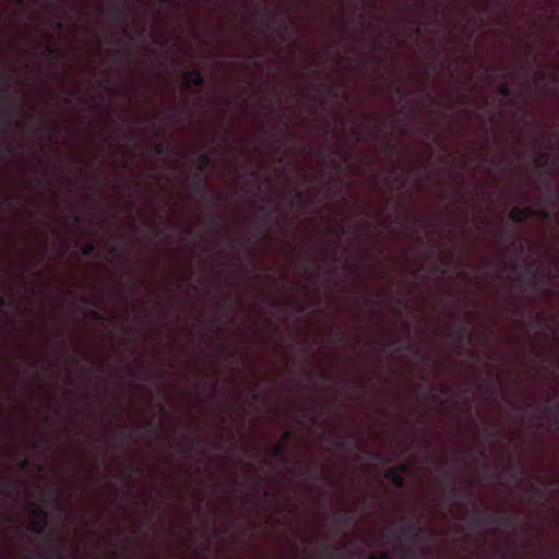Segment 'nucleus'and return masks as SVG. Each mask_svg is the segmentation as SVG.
Listing matches in <instances>:
<instances>
[{"label":"nucleus","instance_id":"nucleus-1","mask_svg":"<svg viewBox=\"0 0 559 559\" xmlns=\"http://www.w3.org/2000/svg\"><path fill=\"white\" fill-rule=\"evenodd\" d=\"M438 471L442 474V492L447 501L455 503L465 493L464 489L460 486L452 484V476L447 472L444 464L438 465Z\"/></svg>","mask_w":559,"mask_h":559},{"label":"nucleus","instance_id":"nucleus-2","mask_svg":"<svg viewBox=\"0 0 559 559\" xmlns=\"http://www.w3.org/2000/svg\"><path fill=\"white\" fill-rule=\"evenodd\" d=\"M474 524L477 526H485L488 524H499L507 527L513 526V519L504 515H487L485 512L477 510L474 518Z\"/></svg>","mask_w":559,"mask_h":559},{"label":"nucleus","instance_id":"nucleus-3","mask_svg":"<svg viewBox=\"0 0 559 559\" xmlns=\"http://www.w3.org/2000/svg\"><path fill=\"white\" fill-rule=\"evenodd\" d=\"M407 471V464H402L397 467H390L385 472V478L392 481L396 487L404 488L406 486V479L404 477V474Z\"/></svg>","mask_w":559,"mask_h":559},{"label":"nucleus","instance_id":"nucleus-4","mask_svg":"<svg viewBox=\"0 0 559 559\" xmlns=\"http://www.w3.org/2000/svg\"><path fill=\"white\" fill-rule=\"evenodd\" d=\"M421 515H418L416 522L403 525L401 527V533L405 537H412L414 540H419L423 537L424 530L420 526Z\"/></svg>","mask_w":559,"mask_h":559},{"label":"nucleus","instance_id":"nucleus-5","mask_svg":"<svg viewBox=\"0 0 559 559\" xmlns=\"http://www.w3.org/2000/svg\"><path fill=\"white\" fill-rule=\"evenodd\" d=\"M186 87L195 86L202 87L205 83V79L199 69L185 71L182 73Z\"/></svg>","mask_w":559,"mask_h":559},{"label":"nucleus","instance_id":"nucleus-6","mask_svg":"<svg viewBox=\"0 0 559 559\" xmlns=\"http://www.w3.org/2000/svg\"><path fill=\"white\" fill-rule=\"evenodd\" d=\"M332 522L338 530L342 526H346V525L353 523L354 515L349 511L334 510L332 512Z\"/></svg>","mask_w":559,"mask_h":559},{"label":"nucleus","instance_id":"nucleus-7","mask_svg":"<svg viewBox=\"0 0 559 559\" xmlns=\"http://www.w3.org/2000/svg\"><path fill=\"white\" fill-rule=\"evenodd\" d=\"M508 216L513 223H523L533 216V210L531 207H513Z\"/></svg>","mask_w":559,"mask_h":559},{"label":"nucleus","instance_id":"nucleus-8","mask_svg":"<svg viewBox=\"0 0 559 559\" xmlns=\"http://www.w3.org/2000/svg\"><path fill=\"white\" fill-rule=\"evenodd\" d=\"M293 432L287 430L282 436V442L276 444L272 450V456L276 460H284V454L286 450V443L292 439Z\"/></svg>","mask_w":559,"mask_h":559},{"label":"nucleus","instance_id":"nucleus-9","mask_svg":"<svg viewBox=\"0 0 559 559\" xmlns=\"http://www.w3.org/2000/svg\"><path fill=\"white\" fill-rule=\"evenodd\" d=\"M451 336L454 338V341L461 345L463 343H467V344H472V337L471 335L468 334V329H467V324H462L461 326H459L457 329H455L452 333H451Z\"/></svg>","mask_w":559,"mask_h":559},{"label":"nucleus","instance_id":"nucleus-10","mask_svg":"<svg viewBox=\"0 0 559 559\" xmlns=\"http://www.w3.org/2000/svg\"><path fill=\"white\" fill-rule=\"evenodd\" d=\"M359 441L354 432H346L341 436L337 445L344 449L359 448Z\"/></svg>","mask_w":559,"mask_h":559},{"label":"nucleus","instance_id":"nucleus-11","mask_svg":"<svg viewBox=\"0 0 559 559\" xmlns=\"http://www.w3.org/2000/svg\"><path fill=\"white\" fill-rule=\"evenodd\" d=\"M543 186L549 191L550 200L549 203H555L558 199V193H554L552 191V174L547 171L546 176L543 178Z\"/></svg>","mask_w":559,"mask_h":559},{"label":"nucleus","instance_id":"nucleus-12","mask_svg":"<svg viewBox=\"0 0 559 559\" xmlns=\"http://www.w3.org/2000/svg\"><path fill=\"white\" fill-rule=\"evenodd\" d=\"M507 471H509L512 479H518L520 475L523 473L524 467L521 461L509 463L507 466Z\"/></svg>","mask_w":559,"mask_h":559},{"label":"nucleus","instance_id":"nucleus-13","mask_svg":"<svg viewBox=\"0 0 559 559\" xmlns=\"http://www.w3.org/2000/svg\"><path fill=\"white\" fill-rule=\"evenodd\" d=\"M197 162H198L199 171L204 173L210 167V165L212 163V158H211L210 154L201 153L198 155Z\"/></svg>","mask_w":559,"mask_h":559},{"label":"nucleus","instance_id":"nucleus-14","mask_svg":"<svg viewBox=\"0 0 559 559\" xmlns=\"http://www.w3.org/2000/svg\"><path fill=\"white\" fill-rule=\"evenodd\" d=\"M96 251V246L93 241H90L87 243H85L82 248H81V253L84 255V257H91L92 254H94Z\"/></svg>","mask_w":559,"mask_h":559},{"label":"nucleus","instance_id":"nucleus-15","mask_svg":"<svg viewBox=\"0 0 559 559\" xmlns=\"http://www.w3.org/2000/svg\"><path fill=\"white\" fill-rule=\"evenodd\" d=\"M535 165L538 168H546L549 164V155L548 154H540L538 158L535 160Z\"/></svg>","mask_w":559,"mask_h":559},{"label":"nucleus","instance_id":"nucleus-16","mask_svg":"<svg viewBox=\"0 0 559 559\" xmlns=\"http://www.w3.org/2000/svg\"><path fill=\"white\" fill-rule=\"evenodd\" d=\"M498 93L504 97H509L512 94V90L507 82H501L498 86Z\"/></svg>","mask_w":559,"mask_h":559},{"label":"nucleus","instance_id":"nucleus-17","mask_svg":"<svg viewBox=\"0 0 559 559\" xmlns=\"http://www.w3.org/2000/svg\"><path fill=\"white\" fill-rule=\"evenodd\" d=\"M62 551L57 547H51L49 552L44 557V559H56L61 557Z\"/></svg>","mask_w":559,"mask_h":559},{"label":"nucleus","instance_id":"nucleus-18","mask_svg":"<svg viewBox=\"0 0 559 559\" xmlns=\"http://www.w3.org/2000/svg\"><path fill=\"white\" fill-rule=\"evenodd\" d=\"M397 352L399 353H403V352H416L417 354H419V349L416 348L413 344L411 343H407L406 345L404 346H400L397 348Z\"/></svg>","mask_w":559,"mask_h":559},{"label":"nucleus","instance_id":"nucleus-19","mask_svg":"<svg viewBox=\"0 0 559 559\" xmlns=\"http://www.w3.org/2000/svg\"><path fill=\"white\" fill-rule=\"evenodd\" d=\"M533 215H536L538 217H540L542 219H549L550 217V212L545 210V209H540L538 211H533Z\"/></svg>","mask_w":559,"mask_h":559},{"label":"nucleus","instance_id":"nucleus-20","mask_svg":"<svg viewBox=\"0 0 559 559\" xmlns=\"http://www.w3.org/2000/svg\"><path fill=\"white\" fill-rule=\"evenodd\" d=\"M33 533H36V534H41L43 531H44V525H41L40 523H37V522H33L29 524V527H28Z\"/></svg>","mask_w":559,"mask_h":559},{"label":"nucleus","instance_id":"nucleus-21","mask_svg":"<svg viewBox=\"0 0 559 559\" xmlns=\"http://www.w3.org/2000/svg\"><path fill=\"white\" fill-rule=\"evenodd\" d=\"M210 216L211 218L207 225L211 230H214L216 228V222L218 219V216L213 211H211Z\"/></svg>","mask_w":559,"mask_h":559},{"label":"nucleus","instance_id":"nucleus-22","mask_svg":"<svg viewBox=\"0 0 559 559\" xmlns=\"http://www.w3.org/2000/svg\"><path fill=\"white\" fill-rule=\"evenodd\" d=\"M277 14H280V12H277V11L274 12V11L270 10L267 5H265L264 9L261 10V13H260V15L265 19H269L271 15H277Z\"/></svg>","mask_w":559,"mask_h":559},{"label":"nucleus","instance_id":"nucleus-23","mask_svg":"<svg viewBox=\"0 0 559 559\" xmlns=\"http://www.w3.org/2000/svg\"><path fill=\"white\" fill-rule=\"evenodd\" d=\"M154 153L158 156L163 155L166 152V147L162 143H156L153 147Z\"/></svg>","mask_w":559,"mask_h":559},{"label":"nucleus","instance_id":"nucleus-24","mask_svg":"<svg viewBox=\"0 0 559 559\" xmlns=\"http://www.w3.org/2000/svg\"><path fill=\"white\" fill-rule=\"evenodd\" d=\"M19 467L23 471H26L31 467V460L25 457V459H22L20 462H19Z\"/></svg>","mask_w":559,"mask_h":559},{"label":"nucleus","instance_id":"nucleus-25","mask_svg":"<svg viewBox=\"0 0 559 559\" xmlns=\"http://www.w3.org/2000/svg\"><path fill=\"white\" fill-rule=\"evenodd\" d=\"M510 247L516 251L519 254L523 252L524 248H523V245L522 243H518L516 241H512L510 243Z\"/></svg>","mask_w":559,"mask_h":559},{"label":"nucleus","instance_id":"nucleus-26","mask_svg":"<svg viewBox=\"0 0 559 559\" xmlns=\"http://www.w3.org/2000/svg\"><path fill=\"white\" fill-rule=\"evenodd\" d=\"M503 267L511 270V271H516L519 269V264L516 261H511V262L504 263Z\"/></svg>","mask_w":559,"mask_h":559},{"label":"nucleus","instance_id":"nucleus-27","mask_svg":"<svg viewBox=\"0 0 559 559\" xmlns=\"http://www.w3.org/2000/svg\"><path fill=\"white\" fill-rule=\"evenodd\" d=\"M468 357L474 360V361H479L480 360V355L477 350H474V349H471L468 350Z\"/></svg>","mask_w":559,"mask_h":559},{"label":"nucleus","instance_id":"nucleus-28","mask_svg":"<svg viewBox=\"0 0 559 559\" xmlns=\"http://www.w3.org/2000/svg\"><path fill=\"white\" fill-rule=\"evenodd\" d=\"M194 188H195V191L200 192L201 194L205 193V188H204L203 181L201 179L195 182Z\"/></svg>","mask_w":559,"mask_h":559},{"label":"nucleus","instance_id":"nucleus-29","mask_svg":"<svg viewBox=\"0 0 559 559\" xmlns=\"http://www.w3.org/2000/svg\"><path fill=\"white\" fill-rule=\"evenodd\" d=\"M528 417H530V419H531L532 421H534V420L538 419V416H537L536 414H531V415H528V414H526V413H522V414L520 415V419H521V421H524V420H525L526 418H528Z\"/></svg>","mask_w":559,"mask_h":559},{"label":"nucleus","instance_id":"nucleus-30","mask_svg":"<svg viewBox=\"0 0 559 559\" xmlns=\"http://www.w3.org/2000/svg\"><path fill=\"white\" fill-rule=\"evenodd\" d=\"M122 17H123V13H122L121 11H116V12H114V13L111 14V20H112L114 22H119V21H121V20H122Z\"/></svg>","mask_w":559,"mask_h":559},{"label":"nucleus","instance_id":"nucleus-31","mask_svg":"<svg viewBox=\"0 0 559 559\" xmlns=\"http://www.w3.org/2000/svg\"><path fill=\"white\" fill-rule=\"evenodd\" d=\"M530 274H531V277H532V283L533 285L535 286L536 285V278H537V271L536 270H533L531 266L527 267L526 270Z\"/></svg>","mask_w":559,"mask_h":559},{"label":"nucleus","instance_id":"nucleus-32","mask_svg":"<svg viewBox=\"0 0 559 559\" xmlns=\"http://www.w3.org/2000/svg\"><path fill=\"white\" fill-rule=\"evenodd\" d=\"M436 255V251L432 248L426 249L424 251V257L426 259H432Z\"/></svg>","mask_w":559,"mask_h":559},{"label":"nucleus","instance_id":"nucleus-33","mask_svg":"<svg viewBox=\"0 0 559 559\" xmlns=\"http://www.w3.org/2000/svg\"><path fill=\"white\" fill-rule=\"evenodd\" d=\"M320 559H336V556L332 552L324 551Z\"/></svg>","mask_w":559,"mask_h":559},{"label":"nucleus","instance_id":"nucleus-34","mask_svg":"<svg viewBox=\"0 0 559 559\" xmlns=\"http://www.w3.org/2000/svg\"><path fill=\"white\" fill-rule=\"evenodd\" d=\"M311 478L314 480H322V479H324V476L321 473L313 472V473H311Z\"/></svg>","mask_w":559,"mask_h":559},{"label":"nucleus","instance_id":"nucleus-35","mask_svg":"<svg viewBox=\"0 0 559 559\" xmlns=\"http://www.w3.org/2000/svg\"><path fill=\"white\" fill-rule=\"evenodd\" d=\"M90 313H91V317H92L93 319H96V320H100V319H103L102 314H100L98 311H96V310H91V312H90Z\"/></svg>","mask_w":559,"mask_h":559},{"label":"nucleus","instance_id":"nucleus-36","mask_svg":"<svg viewBox=\"0 0 559 559\" xmlns=\"http://www.w3.org/2000/svg\"><path fill=\"white\" fill-rule=\"evenodd\" d=\"M435 270L437 272H439L441 275H445L447 274V269L442 265H436Z\"/></svg>","mask_w":559,"mask_h":559},{"label":"nucleus","instance_id":"nucleus-37","mask_svg":"<svg viewBox=\"0 0 559 559\" xmlns=\"http://www.w3.org/2000/svg\"><path fill=\"white\" fill-rule=\"evenodd\" d=\"M249 175L253 179H258L260 177V173L258 170H250Z\"/></svg>","mask_w":559,"mask_h":559},{"label":"nucleus","instance_id":"nucleus-38","mask_svg":"<svg viewBox=\"0 0 559 559\" xmlns=\"http://www.w3.org/2000/svg\"><path fill=\"white\" fill-rule=\"evenodd\" d=\"M489 437H490V439H492V440H495V441H496V440H497V438H498V432H497V431H490V432H489Z\"/></svg>","mask_w":559,"mask_h":559},{"label":"nucleus","instance_id":"nucleus-39","mask_svg":"<svg viewBox=\"0 0 559 559\" xmlns=\"http://www.w3.org/2000/svg\"><path fill=\"white\" fill-rule=\"evenodd\" d=\"M397 181H399V182H401V185H402V186H403V185H405V182H406V176H404V175L400 176V177L397 178Z\"/></svg>","mask_w":559,"mask_h":559},{"label":"nucleus","instance_id":"nucleus-40","mask_svg":"<svg viewBox=\"0 0 559 559\" xmlns=\"http://www.w3.org/2000/svg\"><path fill=\"white\" fill-rule=\"evenodd\" d=\"M193 442H194L193 439H191V438L188 439V444H187L186 449L191 450V448L193 447Z\"/></svg>","mask_w":559,"mask_h":559},{"label":"nucleus","instance_id":"nucleus-41","mask_svg":"<svg viewBox=\"0 0 559 559\" xmlns=\"http://www.w3.org/2000/svg\"><path fill=\"white\" fill-rule=\"evenodd\" d=\"M59 343H60V345H61L62 347H66V346H67V341H66V338H63V337H61V336H59Z\"/></svg>","mask_w":559,"mask_h":559},{"label":"nucleus","instance_id":"nucleus-42","mask_svg":"<svg viewBox=\"0 0 559 559\" xmlns=\"http://www.w3.org/2000/svg\"><path fill=\"white\" fill-rule=\"evenodd\" d=\"M154 230L156 236H159L162 234V229L157 225H154Z\"/></svg>","mask_w":559,"mask_h":559},{"label":"nucleus","instance_id":"nucleus-43","mask_svg":"<svg viewBox=\"0 0 559 559\" xmlns=\"http://www.w3.org/2000/svg\"><path fill=\"white\" fill-rule=\"evenodd\" d=\"M5 305H7L5 298L0 296V307H4Z\"/></svg>","mask_w":559,"mask_h":559},{"label":"nucleus","instance_id":"nucleus-44","mask_svg":"<svg viewBox=\"0 0 559 559\" xmlns=\"http://www.w3.org/2000/svg\"><path fill=\"white\" fill-rule=\"evenodd\" d=\"M123 122L128 123L130 129H133V122L132 121H130L129 119L124 118Z\"/></svg>","mask_w":559,"mask_h":559},{"label":"nucleus","instance_id":"nucleus-45","mask_svg":"<svg viewBox=\"0 0 559 559\" xmlns=\"http://www.w3.org/2000/svg\"><path fill=\"white\" fill-rule=\"evenodd\" d=\"M56 27L58 29H62L63 28V23L61 21H58L57 24H56Z\"/></svg>","mask_w":559,"mask_h":559},{"label":"nucleus","instance_id":"nucleus-46","mask_svg":"<svg viewBox=\"0 0 559 559\" xmlns=\"http://www.w3.org/2000/svg\"><path fill=\"white\" fill-rule=\"evenodd\" d=\"M305 374L309 381L313 379V374L311 372H306Z\"/></svg>","mask_w":559,"mask_h":559},{"label":"nucleus","instance_id":"nucleus-47","mask_svg":"<svg viewBox=\"0 0 559 559\" xmlns=\"http://www.w3.org/2000/svg\"><path fill=\"white\" fill-rule=\"evenodd\" d=\"M536 492L538 493V496H544V490L540 489V488H535Z\"/></svg>","mask_w":559,"mask_h":559},{"label":"nucleus","instance_id":"nucleus-48","mask_svg":"<svg viewBox=\"0 0 559 559\" xmlns=\"http://www.w3.org/2000/svg\"><path fill=\"white\" fill-rule=\"evenodd\" d=\"M273 306L278 309L280 308V302L278 301H273Z\"/></svg>","mask_w":559,"mask_h":559},{"label":"nucleus","instance_id":"nucleus-49","mask_svg":"<svg viewBox=\"0 0 559 559\" xmlns=\"http://www.w3.org/2000/svg\"><path fill=\"white\" fill-rule=\"evenodd\" d=\"M126 14H127V15H130V14H131V10H130V8H129V7H127V8H126Z\"/></svg>","mask_w":559,"mask_h":559},{"label":"nucleus","instance_id":"nucleus-50","mask_svg":"<svg viewBox=\"0 0 559 559\" xmlns=\"http://www.w3.org/2000/svg\"><path fill=\"white\" fill-rule=\"evenodd\" d=\"M158 408H159L160 412H163L164 411V405L162 403H159L158 404Z\"/></svg>","mask_w":559,"mask_h":559},{"label":"nucleus","instance_id":"nucleus-51","mask_svg":"<svg viewBox=\"0 0 559 559\" xmlns=\"http://www.w3.org/2000/svg\"><path fill=\"white\" fill-rule=\"evenodd\" d=\"M396 92H397L400 95H402V94H403V90H402V88H400V87H397V88H396Z\"/></svg>","mask_w":559,"mask_h":559},{"label":"nucleus","instance_id":"nucleus-52","mask_svg":"<svg viewBox=\"0 0 559 559\" xmlns=\"http://www.w3.org/2000/svg\"><path fill=\"white\" fill-rule=\"evenodd\" d=\"M304 272H305V275L309 276V269H308V267H306V269L304 270Z\"/></svg>","mask_w":559,"mask_h":559},{"label":"nucleus","instance_id":"nucleus-53","mask_svg":"<svg viewBox=\"0 0 559 559\" xmlns=\"http://www.w3.org/2000/svg\"><path fill=\"white\" fill-rule=\"evenodd\" d=\"M116 250V246H110V252H114Z\"/></svg>","mask_w":559,"mask_h":559},{"label":"nucleus","instance_id":"nucleus-54","mask_svg":"<svg viewBox=\"0 0 559 559\" xmlns=\"http://www.w3.org/2000/svg\"><path fill=\"white\" fill-rule=\"evenodd\" d=\"M333 96H337V93L334 90H330Z\"/></svg>","mask_w":559,"mask_h":559},{"label":"nucleus","instance_id":"nucleus-55","mask_svg":"<svg viewBox=\"0 0 559 559\" xmlns=\"http://www.w3.org/2000/svg\"><path fill=\"white\" fill-rule=\"evenodd\" d=\"M343 340H344V334L341 335V337L338 338V342H341Z\"/></svg>","mask_w":559,"mask_h":559},{"label":"nucleus","instance_id":"nucleus-56","mask_svg":"<svg viewBox=\"0 0 559 559\" xmlns=\"http://www.w3.org/2000/svg\"><path fill=\"white\" fill-rule=\"evenodd\" d=\"M297 197L301 198V192L300 191L297 192Z\"/></svg>","mask_w":559,"mask_h":559},{"label":"nucleus","instance_id":"nucleus-57","mask_svg":"<svg viewBox=\"0 0 559 559\" xmlns=\"http://www.w3.org/2000/svg\"><path fill=\"white\" fill-rule=\"evenodd\" d=\"M38 512L39 513H44L43 509L41 508H38Z\"/></svg>","mask_w":559,"mask_h":559},{"label":"nucleus","instance_id":"nucleus-58","mask_svg":"<svg viewBox=\"0 0 559 559\" xmlns=\"http://www.w3.org/2000/svg\"><path fill=\"white\" fill-rule=\"evenodd\" d=\"M2 206H3V202H2V201H0V209H2Z\"/></svg>","mask_w":559,"mask_h":559},{"label":"nucleus","instance_id":"nucleus-59","mask_svg":"<svg viewBox=\"0 0 559 559\" xmlns=\"http://www.w3.org/2000/svg\"><path fill=\"white\" fill-rule=\"evenodd\" d=\"M369 559H377V557H376V556H370V558H369Z\"/></svg>","mask_w":559,"mask_h":559},{"label":"nucleus","instance_id":"nucleus-60","mask_svg":"<svg viewBox=\"0 0 559 559\" xmlns=\"http://www.w3.org/2000/svg\"><path fill=\"white\" fill-rule=\"evenodd\" d=\"M17 2H19V3H22V2H23V0H17Z\"/></svg>","mask_w":559,"mask_h":559}]
</instances>
